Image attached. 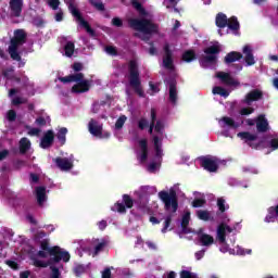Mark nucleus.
I'll return each instance as SVG.
<instances>
[{"mask_svg":"<svg viewBox=\"0 0 278 278\" xmlns=\"http://www.w3.org/2000/svg\"><path fill=\"white\" fill-rule=\"evenodd\" d=\"M152 123L150 125V134L155 147L154 162L148 165L149 173H155L160 168V160H162V140H164V123L162 121H155V111H151Z\"/></svg>","mask_w":278,"mask_h":278,"instance_id":"1","label":"nucleus"},{"mask_svg":"<svg viewBox=\"0 0 278 278\" xmlns=\"http://www.w3.org/2000/svg\"><path fill=\"white\" fill-rule=\"evenodd\" d=\"M236 228H231V226L222 223L217 228V240L219 244H223L220 247L222 253H230V255H251V250H244L237 245L236 249H231L225 244V237L227 233H231Z\"/></svg>","mask_w":278,"mask_h":278,"instance_id":"2","label":"nucleus"},{"mask_svg":"<svg viewBox=\"0 0 278 278\" xmlns=\"http://www.w3.org/2000/svg\"><path fill=\"white\" fill-rule=\"evenodd\" d=\"M25 30H15L14 38L11 39L9 46V54L12 60H15L18 63V67L25 66V62L21 61V51L18 49L25 43Z\"/></svg>","mask_w":278,"mask_h":278,"instance_id":"3","label":"nucleus"},{"mask_svg":"<svg viewBox=\"0 0 278 278\" xmlns=\"http://www.w3.org/2000/svg\"><path fill=\"white\" fill-rule=\"evenodd\" d=\"M129 25L132 27V29L138 31V36L142 40H144V38H149L151 34L157 31V26H155L151 21L144 18H131L129 20Z\"/></svg>","mask_w":278,"mask_h":278,"instance_id":"4","label":"nucleus"},{"mask_svg":"<svg viewBox=\"0 0 278 278\" xmlns=\"http://www.w3.org/2000/svg\"><path fill=\"white\" fill-rule=\"evenodd\" d=\"M161 201H163L165 205V210L170 213L177 212V186L173 187L169 192L161 191L159 193Z\"/></svg>","mask_w":278,"mask_h":278,"instance_id":"5","label":"nucleus"},{"mask_svg":"<svg viewBox=\"0 0 278 278\" xmlns=\"http://www.w3.org/2000/svg\"><path fill=\"white\" fill-rule=\"evenodd\" d=\"M129 84L137 94L144 97L142 85H140V76L138 74V62L132 60L129 62Z\"/></svg>","mask_w":278,"mask_h":278,"instance_id":"6","label":"nucleus"},{"mask_svg":"<svg viewBox=\"0 0 278 278\" xmlns=\"http://www.w3.org/2000/svg\"><path fill=\"white\" fill-rule=\"evenodd\" d=\"M51 255V249L49 248L48 241L41 242V250L37 253L36 256H33V264L37 268H47V266L52 265V258L50 261H42ZM40 257L42 260H40Z\"/></svg>","mask_w":278,"mask_h":278,"instance_id":"7","label":"nucleus"},{"mask_svg":"<svg viewBox=\"0 0 278 278\" xmlns=\"http://www.w3.org/2000/svg\"><path fill=\"white\" fill-rule=\"evenodd\" d=\"M216 26L219 28L218 34L219 36H223L224 27H228V29H231V31H238L240 29V23H238V18L231 17L227 18V15L223 13H218L215 20Z\"/></svg>","mask_w":278,"mask_h":278,"instance_id":"8","label":"nucleus"},{"mask_svg":"<svg viewBox=\"0 0 278 278\" xmlns=\"http://www.w3.org/2000/svg\"><path fill=\"white\" fill-rule=\"evenodd\" d=\"M219 52H220V46H218V42L206 48L204 50L205 55L201 60L202 66L205 68L210 66V64H214V62H216V55H218Z\"/></svg>","mask_w":278,"mask_h":278,"instance_id":"9","label":"nucleus"},{"mask_svg":"<svg viewBox=\"0 0 278 278\" xmlns=\"http://www.w3.org/2000/svg\"><path fill=\"white\" fill-rule=\"evenodd\" d=\"M74 83L75 85L72 87V92H76L77 94L88 92L90 86H92V81L84 78V74L81 73L75 74Z\"/></svg>","mask_w":278,"mask_h":278,"instance_id":"10","label":"nucleus"},{"mask_svg":"<svg viewBox=\"0 0 278 278\" xmlns=\"http://www.w3.org/2000/svg\"><path fill=\"white\" fill-rule=\"evenodd\" d=\"M52 264L58 262H70L71 254L67 251L62 250L60 247L51 248Z\"/></svg>","mask_w":278,"mask_h":278,"instance_id":"11","label":"nucleus"},{"mask_svg":"<svg viewBox=\"0 0 278 278\" xmlns=\"http://www.w3.org/2000/svg\"><path fill=\"white\" fill-rule=\"evenodd\" d=\"M201 166L205 169L208 170V173H216L218 170V159L216 156H204L200 159Z\"/></svg>","mask_w":278,"mask_h":278,"instance_id":"12","label":"nucleus"},{"mask_svg":"<svg viewBox=\"0 0 278 278\" xmlns=\"http://www.w3.org/2000/svg\"><path fill=\"white\" fill-rule=\"evenodd\" d=\"M68 10L72 12L73 16H75L77 23L80 25V27L86 28L87 34H89L90 36H94V30H92V28H90V25H88V22H86L81 15L79 14V11H77V8H75V5H73V3H70L68 5Z\"/></svg>","mask_w":278,"mask_h":278,"instance_id":"13","label":"nucleus"},{"mask_svg":"<svg viewBox=\"0 0 278 278\" xmlns=\"http://www.w3.org/2000/svg\"><path fill=\"white\" fill-rule=\"evenodd\" d=\"M89 132L96 138H110V132H104L103 135V125L99 124V122L91 119L89 122Z\"/></svg>","mask_w":278,"mask_h":278,"instance_id":"14","label":"nucleus"},{"mask_svg":"<svg viewBox=\"0 0 278 278\" xmlns=\"http://www.w3.org/2000/svg\"><path fill=\"white\" fill-rule=\"evenodd\" d=\"M217 79H220L222 84L226 86H240V83L232 77L231 74L225 72H217L216 73Z\"/></svg>","mask_w":278,"mask_h":278,"instance_id":"15","label":"nucleus"},{"mask_svg":"<svg viewBox=\"0 0 278 278\" xmlns=\"http://www.w3.org/2000/svg\"><path fill=\"white\" fill-rule=\"evenodd\" d=\"M198 240L201 242L202 247H212L214 244V237L203 232V229H200L198 232Z\"/></svg>","mask_w":278,"mask_h":278,"instance_id":"16","label":"nucleus"},{"mask_svg":"<svg viewBox=\"0 0 278 278\" xmlns=\"http://www.w3.org/2000/svg\"><path fill=\"white\" fill-rule=\"evenodd\" d=\"M9 5L12 16H21V12H23V0H10Z\"/></svg>","mask_w":278,"mask_h":278,"instance_id":"17","label":"nucleus"},{"mask_svg":"<svg viewBox=\"0 0 278 278\" xmlns=\"http://www.w3.org/2000/svg\"><path fill=\"white\" fill-rule=\"evenodd\" d=\"M148 149L146 139H141L138 146L137 157L139 162H147Z\"/></svg>","mask_w":278,"mask_h":278,"instance_id":"18","label":"nucleus"},{"mask_svg":"<svg viewBox=\"0 0 278 278\" xmlns=\"http://www.w3.org/2000/svg\"><path fill=\"white\" fill-rule=\"evenodd\" d=\"M218 124L223 129H227V127L230 129H238L240 126V123L235 122L231 117H223L218 121Z\"/></svg>","mask_w":278,"mask_h":278,"instance_id":"19","label":"nucleus"},{"mask_svg":"<svg viewBox=\"0 0 278 278\" xmlns=\"http://www.w3.org/2000/svg\"><path fill=\"white\" fill-rule=\"evenodd\" d=\"M54 162L61 170H71V168H73V157H70V159L58 157L54 160Z\"/></svg>","mask_w":278,"mask_h":278,"instance_id":"20","label":"nucleus"},{"mask_svg":"<svg viewBox=\"0 0 278 278\" xmlns=\"http://www.w3.org/2000/svg\"><path fill=\"white\" fill-rule=\"evenodd\" d=\"M165 54L163 56V66L164 68H167V71H173V53H170V50L168 49V46L164 48Z\"/></svg>","mask_w":278,"mask_h":278,"instance_id":"21","label":"nucleus"},{"mask_svg":"<svg viewBox=\"0 0 278 278\" xmlns=\"http://www.w3.org/2000/svg\"><path fill=\"white\" fill-rule=\"evenodd\" d=\"M244 60L248 66H253L255 64V56H253V48L251 46L243 47Z\"/></svg>","mask_w":278,"mask_h":278,"instance_id":"22","label":"nucleus"},{"mask_svg":"<svg viewBox=\"0 0 278 278\" xmlns=\"http://www.w3.org/2000/svg\"><path fill=\"white\" fill-rule=\"evenodd\" d=\"M260 99H262V91L260 89H254L245 96L244 103L251 105L253 101H260Z\"/></svg>","mask_w":278,"mask_h":278,"instance_id":"23","label":"nucleus"},{"mask_svg":"<svg viewBox=\"0 0 278 278\" xmlns=\"http://www.w3.org/2000/svg\"><path fill=\"white\" fill-rule=\"evenodd\" d=\"M53 138H54L53 131L48 130L45 134L43 138L41 139V142H40L41 149H49V147L53 144Z\"/></svg>","mask_w":278,"mask_h":278,"instance_id":"24","label":"nucleus"},{"mask_svg":"<svg viewBox=\"0 0 278 278\" xmlns=\"http://www.w3.org/2000/svg\"><path fill=\"white\" fill-rule=\"evenodd\" d=\"M36 197L38 204L42 205L47 201V189L45 187H37Z\"/></svg>","mask_w":278,"mask_h":278,"instance_id":"25","label":"nucleus"},{"mask_svg":"<svg viewBox=\"0 0 278 278\" xmlns=\"http://www.w3.org/2000/svg\"><path fill=\"white\" fill-rule=\"evenodd\" d=\"M256 127L258 131H268V121L264 118V115L257 117Z\"/></svg>","mask_w":278,"mask_h":278,"instance_id":"26","label":"nucleus"},{"mask_svg":"<svg viewBox=\"0 0 278 278\" xmlns=\"http://www.w3.org/2000/svg\"><path fill=\"white\" fill-rule=\"evenodd\" d=\"M238 60H242V54L239 52H230L225 58L226 64H231V62H238Z\"/></svg>","mask_w":278,"mask_h":278,"instance_id":"27","label":"nucleus"},{"mask_svg":"<svg viewBox=\"0 0 278 278\" xmlns=\"http://www.w3.org/2000/svg\"><path fill=\"white\" fill-rule=\"evenodd\" d=\"M31 149V142L27 138H22L20 141V151L22 153H25L26 151H29Z\"/></svg>","mask_w":278,"mask_h":278,"instance_id":"28","label":"nucleus"},{"mask_svg":"<svg viewBox=\"0 0 278 278\" xmlns=\"http://www.w3.org/2000/svg\"><path fill=\"white\" fill-rule=\"evenodd\" d=\"M238 138H241V140H244L245 142H249V144H251V142H253V140H256L257 137L255 135H252L251 132H239Z\"/></svg>","mask_w":278,"mask_h":278,"instance_id":"29","label":"nucleus"},{"mask_svg":"<svg viewBox=\"0 0 278 278\" xmlns=\"http://www.w3.org/2000/svg\"><path fill=\"white\" fill-rule=\"evenodd\" d=\"M197 216L200 220H212V214L208 211L199 210Z\"/></svg>","mask_w":278,"mask_h":278,"instance_id":"30","label":"nucleus"},{"mask_svg":"<svg viewBox=\"0 0 278 278\" xmlns=\"http://www.w3.org/2000/svg\"><path fill=\"white\" fill-rule=\"evenodd\" d=\"M169 101H172V103L177 101V88L175 87V83L169 84Z\"/></svg>","mask_w":278,"mask_h":278,"instance_id":"31","label":"nucleus"},{"mask_svg":"<svg viewBox=\"0 0 278 278\" xmlns=\"http://www.w3.org/2000/svg\"><path fill=\"white\" fill-rule=\"evenodd\" d=\"M66 58H72L73 53H75V43L67 42L64 48Z\"/></svg>","mask_w":278,"mask_h":278,"instance_id":"32","label":"nucleus"},{"mask_svg":"<svg viewBox=\"0 0 278 278\" xmlns=\"http://www.w3.org/2000/svg\"><path fill=\"white\" fill-rule=\"evenodd\" d=\"M213 94H219V97H229V91L223 87H214L213 88Z\"/></svg>","mask_w":278,"mask_h":278,"instance_id":"33","label":"nucleus"},{"mask_svg":"<svg viewBox=\"0 0 278 278\" xmlns=\"http://www.w3.org/2000/svg\"><path fill=\"white\" fill-rule=\"evenodd\" d=\"M275 218H277L275 207H269L268 215L265 217V223H275Z\"/></svg>","mask_w":278,"mask_h":278,"instance_id":"34","label":"nucleus"},{"mask_svg":"<svg viewBox=\"0 0 278 278\" xmlns=\"http://www.w3.org/2000/svg\"><path fill=\"white\" fill-rule=\"evenodd\" d=\"M66 134H68V129L61 128L58 134V139L60 140L61 144H64L66 142Z\"/></svg>","mask_w":278,"mask_h":278,"instance_id":"35","label":"nucleus"},{"mask_svg":"<svg viewBox=\"0 0 278 278\" xmlns=\"http://www.w3.org/2000/svg\"><path fill=\"white\" fill-rule=\"evenodd\" d=\"M194 58H195V54H194V51H192V50L186 51L182 54L184 62H192V60H194Z\"/></svg>","mask_w":278,"mask_h":278,"instance_id":"36","label":"nucleus"},{"mask_svg":"<svg viewBox=\"0 0 278 278\" xmlns=\"http://www.w3.org/2000/svg\"><path fill=\"white\" fill-rule=\"evenodd\" d=\"M125 123H127V116H119L115 123V129H123V125H125Z\"/></svg>","mask_w":278,"mask_h":278,"instance_id":"37","label":"nucleus"},{"mask_svg":"<svg viewBox=\"0 0 278 278\" xmlns=\"http://www.w3.org/2000/svg\"><path fill=\"white\" fill-rule=\"evenodd\" d=\"M179 3V0H164L163 5L167 8V10H173Z\"/></svg>","mask_w":278,"mask_h":278,"instance_id":"38","label":"nucleus"},{"mask_svg":"<svg viewBox=\"0 0 278 278\" xmlns=\"http://www.w3.org/2000/svg\"><path fill=\"white\" fill-rule=\"evenodd\" d=\"M132 5L136 10H138L139 14H142V16H147V12L144 11V9H142V5L139 4L138 1H134Z\"/></svg>","mask_w":278,"mask_h":278,"instance_id":"39","label":"nucleus"},{"mask_svg":"<svg viewBox=\"0 0 278 278\" xmlns=\"http://www.w3.org/2000/svg\"><path fill=\"white\" fill-rule=\"evenodd\" d=\"M113 212H119V214H125V205H123L122 203H116L113 207H112Z\"/></svg>","mask_w":278,"mask_h":278,"instance_id":"40","label":"nucleus"},{"mask_svg":"<svg viewBox=\"0 0 278 278\" xmlns=\"http://www.w3.org/2000/svg\"><path fill=\"white\" fill-rule=\"evenodd\" d=\"M255 112V109L253 108H243L240 110L241 116H249V114H253Z\"/></svg>","mask_w":278,"mask_h":278,"instance_id":"41","label":"nucleus"},{"mask_svg":"<svg viewBox=\"0 0 278 278\" xmlns=\"http://www.w3.org/2000/svg\"><path fill=\"white\" fill-rule=\"evenodd\" d=\"M123 201H124L126 207H128V208L134 207V200H131V198H129V195H124Z\"/></svg>","mask_w":278,"mask_h":278,"instance_id":"42","label":"nucleus"},{"mask_svg":"<svg viewBox=\"0 0 278 278\" xmlns=\"http://www.w3.org/2000/svg\"><path fill=\"white\" fill-rule=\"evenodd\" d=\"M105 244H108V242L105 240H101L100 242H98V244L96 245L93 255H97L99 253V251H101V249H103V247H105Z\"/></svg>","mask_w":278,"mask_h":278,"instance_id":"43","label":"nucleus"},{"mask_svg":"<svg viewBox=\"0 0 278 278\" xmlns=\"http://www.w3.org/2000/svg\"><path fill=\"white\" fill-rule=\"evenodd\" d=\"M90 3L97 8V10H103V2H101V0H90Z\"/></svg>","mask_w":278,"mask_h":278,"instance_id":"44","label":"nucleus"},{"mask_svg":"<svg viewBox=\"0 0 278 278\" xmlns=\"http://www.w3.org/2000/svg\"><path fill=\"white\" fill-rule=\"evenodd\" d=\"M60 81H62L63 84H70L71 81H75V74L74 75H70L67 77H61L59 78Z\"/></svg>","mask_w":278,"mask_h":278,"instance_id":"45","label":"nucleus"},{"mask_svg":"<svg viewBox=\"0 0 278 278\" xmlns=\"http://www.w3.org/2000/svg\"><path fill=\"white\" fill-rule=\"evenodd\" d=\"M180 278H197V275H194L188 270H182L180 273Z\"/></svg>","mask_w":278,"mask_h":278,"instance_id":"46","label":"nucleus"},{"mask_svg":"<svg viewBox=\"0 0 278 278\" xmlns=\"http://www.w3.org/2000/svg\"><path fill=\"white\" fill-rule=\"evenodd\" d=\"M189 223H190V212H186L182 217V227H188Z\"/></svg>","mask_w":278,"mask_h":278,"instance_id":"47","label":"nucleus"},{"mask_svg":"<svg viewBox=\"0 0 278 278\" xmlns=\"http://www.w3.org/2000/svg\"><path fill=\"white\" fill-rule=\"evenodd\" d=\"M203 205H205V200L203 199H197L192 203L193 207H203Z\"/></svg>","mask_w":278,"mask_h":278,"instance_id":"48","label":"nucleus"},{"mask_svg":"<svg viewBox=\"0 0 278 278\" xmlns=\"http://www.w3.org/2000/svg\"><path fill=\"white\" fill-rule=\"evenodd\" d=\"M217 205L219 207V212H225V210H227V207L225 206V200L223 198H219L217 200Z\"/></svg>","mask_w":278,"mask_h":278,"instance_id":"49","label":"nucleus"},{"mask_svg":"<svg viewBox=\"0 0 278 278\" xmlns=\"http://www.w3.org/2000/svg\"><path fill=\"white\" fill-rule=\"evenodd\" d=\"M51 119L49 117H38L36 119L37 125H47V123H50Z\"/></svg>","mask_w":278,"mask_h":278,"instance_id":"50","label":"nucleus"},{"mask_svg":"<svg viewBox=\"0 0 278 278\" xmlns=\"http://www.w3.org/2000/svg\"><path fill=\"white\" fill-rule=\"evenodd\" d=\"M48 4L52 10H56L58 5H60V0H48Z\"/></svg>","mask_w":278,"mask_h":278,"instance_id":"51","label":"nucleus"},{"mask_svg":"<svg viewBox=\"0 0 278 278\" xmlns=\"http://www.w3.org/2000/svg\"><path fill=\"white\" fill-rule=\"evenodd\" d=\"M112 25H114L115 27H122L123 26V21L118 17H114L112 20Z\"/></svg>","mask_w":278,"mask_h":278,"instance_id":"52","label":"nucleus"},{"mask_svg":"<svg viewBox=\"0 0 278 278\" xmlns=\"http://www.w3.org/2000/svg\"><path fill=\"white\" fill-rule=\"evenodd\" d=\"M160 90V87L157 85H153L150 83V94H155Z\"/></svg>","mask_w":278,"mask_h":278,"instance_id":"53","label":"nucleus"},{"mask_svg":"<svg viewBox=\"0 0 278 278\" xmlns=\"http://www.w3.org/2000/svg\"><path fill=\"white\" fill-rule=\"evenodd\" d=\"M13 73H14V70H13V68L2 71V75H3L4 77H7V79H10V77H12V74H13Z\"/></svg>","mask_w":278,"mask_h":278,"instance_id":"54","label":"nucleus"},{"mask_svg":"<svg viewBox=\"0 0 278 278\" xmlns=\"http://www.w3.org/2000/svg\"><path fill=\"white\" fill-rule=\"evenodd\" d=\"M72 68L76 71V73H79V71L84 70V65L81 63H74Z\"/></svg>","mask_w":278,"mask_h":278,"instance_id":"55","label":"nucleus"},{"mask_svg":"<svg viewBox=\"0 0 278 278\" xmlns=\"http://www.w3.org/2000/svg\"><path fill=\"white\" fill-rule=\"evenodd\" d=\"M106 53H109V55H116V48L109 46L105 48Z\"/></svg>","mask_w":278,"mask_h":278,"instance_id":"56","label":"nucleus"},{"mask_svg":"<svg viewBox=\"0 0 278 278\" xmlns=\"http://www.w3.org/2000/svg\"><path fill=\"white\" fill-rule=\"evenodd\" d=\"M39 134H40V129L38 128L28 129V136H38Z\"/></svg>","mask_w":278,"mask_h":278,"instance_id":"57","label":"nucleus"},{"mask_svg":"<svg viewBox=\"0 0 278 278\" xmlns=\"http://www.w3.org/2000/svg\"><path fill=\"white\" fill-rule=\"evenodd\" d=\"M84 270H85L84 266L78 265L75 267L74 273L77 275V277H79V275H81V273H84Z\"/></svg>","mask_w":278,"mask_h":278,"instance_id":"58","label":"nucleus"},{"mask_svg":"<svg viewBox=\"0 0 278 278\" xmlns=\"http://www.w3.org/2000/svg\"><path fill=\"white\" fill-rule=\"evenodd\" d=\"M144 127H149V122H147V119H140L139 129H144Z\"/></svg>","mask_w":278,"mask_h":278,"instance_id":"59","label":"nucleus"},{"mask_svg":"<svg viewBox=\"0 0 278 278\" xmlns=\"http://www.w3.org/2000/svg\"><path fill=\"white\" fill-rule=\"evenodd\" d=\"M7 266H10V268H13V270H16V268H18L16 262L13 261H7Z\"/></svg>","mask_w":278,"mask_h":278,"instance_id":"60","label":"nucleus"},{"mask_svg":"<svg viewBox=\"0 0 278 278\" xmlns=\"http://www.w3.org/2000/svg\"><path fill=\"white\" fill-rule=\"evenodd\" d=\"M112 277V271L110 270V268L104 269V271H102V278H111Z\"/></svg>","mask_w":278,"mask_h":278,"instance_id":"61","label":"nucleus"},{"mask_svg":"<svg viewBox=\"0 0 278 278\" xmlns=\"http://www.w3.org/2000/svg\"><path fill=\"white\" fill-rule=\"evenodd\" d=\"M51 270H52V277L53 278H59L60 277V270L53 266H51Z\"/></svg>","mask_w":278,"mask_h":278,"instance_id":"62","label":"nucleus"},{"mask_svg":"<svg viewBox=\"0 0 278 278\" xmlns=\"http://www.w3.org/2000/svg\"><path fill=\"white\" fill-rule=\"evenodd\" d=\"M16 118V112L14 111H9L8 112V119L9 121H14Z\"/></svg>","mask_w":278,"mask_h":278,"instance_id":"63","label":"nucleus"},{"mask_svg":"<svg viewBox=\"0 0 278 278\" xmlns=\"http://www.w3.org/2000/svg\"><path fill=\"white\" fill-rule=\"evenodd\" d=\"M270 147L275 150V149H278V138H274L271 141H270Z\"/></svg>","mask_w":278,"mask_h":278,"instance_id":"64","label":"nucleus"}]
</instances>
